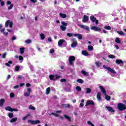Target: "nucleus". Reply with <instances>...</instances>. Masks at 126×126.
<instances>
[{
    "label": "nucleus",
    "instance_id": "obj_1",
    "mask_svg": "<svg viewBox=\"0 0 126 126\" xmlns=\"http://www.w3.org/2000/svg\"><path fill=\"white\" fill-rule=\"evenodd\" d=\"M59 78H61V76L59 75L51 74L49 75L50 80H52L53 81H56V80L59 79Z\"/></svg>",
    "mask_w": 126,
    "mask_h": 126
},
{
    "label": "nucleus",
    "instance_id": "obj_2",
    "mask_svg": "<svg viewBox=\"0 0 126 126\" xmlns=\"http://www.w3.org/2000/svg\"><path fill=\"white\" fill-rule=\"evenodd\" d=\"M103 67H104V68H105V69H107V70H108V71H110V72H111V73H113V74H116V73H117L116 71H115V70L112 69L111 67H107V66H106L105 65H103Z\"/></svg>",
    "mask_w": 126,
    "mask_h": 126
},
{
    "label": "nucleus",
    "instance_id": "obj_3",
    "mask_svg": "<svg viewBox=\"0 0 126 126\" xmlns=\"http://www.w3.org/2000/svg\"><path fill=\"white\" fill-rule=\"evenodd\" d=\"M28 123L31 124L32 125H37L38 124H41V121H40L39 120L33 121L29 120H28Z\"/></svg>",
    "mask_w": 126,
    "mask_h": 126
},
{
    "label": "nucleus",
    "instance_id": "obj_4",
    "mask_svg": "<svg viewBox=\"0 0 126 126\" xmlns=\"http://www.w3.org/2000/svg\"><path fill=\"white\" fill-rule=\"evenodd\" d=\"M75 60V57L71 56L69 57V63L70 65L73 64V62Z\"/></svg>",
    "mask_w": 126,
    "mask_h": 126
},
{
    "label": "nucleus",
    "instance_id": "obj_5",
    "mask_svg": "<svg viewBox=\"0 0 126 126\" xmlns=\"http://www.w3.org/2000/svg\"><path fill=\"white\" fill-rule=\"evenodd\" d=\"M91 30H94V31H96V32H101V28H99L96 26H93L91 28Z\"/></svg>",
    "mask_w": 126,
    "mask_h": 126
},
{
    "label": "nucleus",
    "instance_id": "obj_6",
    "mask_svg": "<svg viewBox=\"0 0 126 126\" xmlns=\"http://www.w3.org/2000/svg\"><path fill=\"white\" fill-rule=\"evenodd\" d=\"M90 105H92V106H94V105H95L94 101L91 100H88L86 104V106H90Z\"/></svg>",
    "mask_w": 126,
    "mask_h": 126
},
{
    "label": "nucleus",
    "instance_id": "obj_7",
    "mask_svg": "<svg viewBox=\"0 0 126 126\" xmlns=\"http://www.w3.org/2000/svg\"><path fill=\"white\" fill-rule=\"evenodd\" d=\"M73 42L71 45V48H75L77 46V41L75 40V38L72 39Z\"/></svg>",
    "mask_w": 126,
    "mask_h": 126
},
{
    "label": "nucleus",
    "instance_id": "obj_8",
    "mask_svg": "<svg viewBox=\"0 0 126 126\" xmlns=\"http://www.w3.org/2000/svg\"><path fill=\"white\" fill-rule=\"evenodd\" d=\"M78 26H79V27H80V28L85 29V30H87V31L89 30V27H88V26H85L84 25H78Z\"/></svg>",
    "mask_w": 126,
    "mask_h": 126
},
{
    "label": "nucleus",
    "instance_id": "obj_9",
    "mask_svg": "<svg viewBox=\"0 0 126 126\" xmlns=\"http://www.w3.org/2000/svg\"><path fill=\"white\" fill-rule=\"evenodd\" d=\"M89 20V17L86 15H84L82 22H88V21Z\"/></svg>",
    "mask_w": 126,
    "mask_h": 126
},
{
    "label": "nucleus",
    "instance_id": "obj_10",
    "mask_svg": "<svg viewBox=\"0 0 126 126\" xmlns=\"http://www.w3.org/2000/svg\"><path fill=\"white\" fill-rule=\"evenodd\" d=\"M27 91L28 92L24 93V96H25L26 97H28V96L30 95V92H31V89L28 88Z\"/></svg>",
    "mask_w": 126,
    "mask_h": 126
},
{
    "label": "nucleus",
    "instance_id": "obj_11",
    "mask_svg": "<svg viewBox=\"0 0 126 126\" xmlns=\"http://www.w3.org/2000/svg\"><path fill=\"white\" fill-rule=\"evenodd\" d=\"M73 36L75 37H77L79 40H81V39H82V35L80 33H74Z\"/></svg>",
    "mask_w": 126,
    "mask_h": 126
},
{
    "label": "nucleus",
    "instance_id": "obj_12",
    "mask_svg": "<svg viewBox=\"0 0 126 126\" xmlns=\"http://www.w3.org/2000/svg\"><path fill=\"white\" fill-rule=\"evenodd\" d=\"M99 88L101 90V92H102V93H103L104 95H107V92H106V90L105 89V88H104V87H103V86H100Z\"/></svg>",
    "mask_w": 126,
    "mask_h": 126
},
{
    "label": "nucleus",
    "instance_id": "obj_13",
    "mask_svg": "<svg viewBox=\"0 0 126 126\" xmlns=\"http://www.w3.org/2000/svg\"><path fill=\"white\" fill-rule=\"evenodd\" d=\"M115 63H116L117 64L124 65V61H123V60H122L117 59L115 61Z\"/></svg>",
    "mask_w": 126,
    "mask_h": 126
},
{
    "label": "nucleus",
    "instance_id": "obj_14",
    "mask_svg": "<svg viewBox=\"0 0 126 126\" xmlns=\"http://www.w3.org/2000/svg\"><path fill=\"white\" fill-rule=\"evenodd\" d=\"M65 42V40L64 39H60L58 41V45L59 47H61V46Z\"/></svg>",
    "mask_w": 126,
    "mask_h": 126
},
{
    "label": "nucleus",
    "instance_id": "obj_15",
    "mask_svg": "<svg viewBox=\"0 0 126 126\" xmlns=\"http://www.w3.org/2000/svg\"><path fill=\"white\" fill-rule=\"evenodd\" d=\"M105 108L107 109L109 112H111V113H115V110H114V109H113L112 107L110 106H106Z\"/></svg>",
    "mask_w": 126,
    "mask_h": 126
},
{
    "label": "nucleus",
    "instance_id": "obj_16",
    "mask_svg": "<svg viewBox=\"0 0 126 126\" xmlns=\"http://www.w3.org/2000/svg\"><path fill=\"white\" fill-rule=\"evenodd\" d=\"M90 20L92 21V22L94 23L95 22V21H96V18L93 16V15H92L90 17Z\"/></svg>",
    "mask_w": 126,
    "mask_h": 126
},
{
    "label": "nucleus",
    "instance_id": "obj_17",
    "mask_svg": "<svg viewBox=\"0 0 126 126\" xmlns=\"http://www.w3.org/2000/svg\"><path fill=\"white\" fill-rule=\"evenodd\" d=\"M5 101V100L3 98H1L0 100V107H2V106H3V103H4Z\"/></svg>",
    "mask_w": 126,
    "mask_h": 126
},
{
    "label": "nucleus",
    "instance_id": "obj_18",
    "mask_svg": "<svg viewBox=\"0 0 126 126\" xmlns=\"http://www.w3.org/2000/svg\"><path fill=\"white\" fill-rule=\"evenodd\" d=\"M97 99L98 101H101V93L100 92H98L97 94Z\"/></svg>",
    "mask_w": 126,
    "mask_h": 126
},
{
    "label": "nucleus",
    "instance_id": "obj_19",
    "mask_svg": "<svg viewBox=\"0 0 126 126\" xmlns=\"http://www.w3.org/2000/svg\"><path fill=\"white\" fill-rule=\"evenodd\" d=\"M81 73L84 75L85 76H88L89 75V74L88 72L84 71V70H82L81 71Z\"/></svg>",
    "mask_w": 126,
    "mask_h": 126
},
{
    "label": "nucleus",
    "instance_id": "obj_20",
    "mask_svg": "<svg viewBox=\"0 0 126 126\" xmlns=\"http://www.w3.org/2000/svg\"><path fill=\"white\" fill-rule=\"evenodd\" d=\"M82 54L83 55V56H89V53L85 50H83L82 51Z\"/></svg>",
    "mask_w": 126,
    "mask_h": 126
},
{
    "label": "nucleus",
    "instance_id": "obj_21",
    "mask_svg": "<svg viewBox=\"0 0 126 126\" xmlns=\"http://www.w3.org/2000/svg\"><path fill=\"white\" fill-rule=\"evenodd\" d=\"M64 118L66 119V120H68L69 122H71V118L68 116V115H64Z\"/></svg>",
    "mask_w": 126,
    "mask_h": 126
},
{
    "label": "nucleus",
    "instance_id": "obj_22",
    "mask_svg": "<svg viewBox=\"0 0 126 126\" xmlns=\"http://www.w3.org/2000/svg\"><path fill=\"white\" fill-rule=\"evenodd\" d=\"M6 111H9V112H12V108L10 106H7L5 108Z\"/></svg>",
    "mask_w": 126,
    "mask_h": 126
},
{
    "label": "nucleus",
    "instance_id": "obj_23",
    "mask_svg": "<svg viewBox=\"0 0 126 126\" xmlns=\"http://www.w3.org/2000/svg\"><path fill=\"white\" fill-rule=\"evenodd\" d=\"M51 91V88L48 87L46 89V95H49L50 94V92Z\"/></svg>",
    "mask_w": 126,
    "mask_h": 126
},
{
    "label": "nucleus",
    "instance_id": "obj_24",
    "mask_svg": "<svg viewBox=\"0 0 126 126\" xmlns=\"http://www.w3.org/2000/svg\"><path fill=\"white\" fill-rule=\"evenodd\" d=\"M10 20H8L5 23V28H7L8 27V25H9Z\"/></svg>",
    "mask_w": 126,
    "mask_h": 126
},
{
    "label": "nucleus",
    "instance_id": "obj_25",
    "mask_svg": "<svg viewBox=\"0 0 126 126\" xmlns=\"http://www.w3.org/2000/svg\"><path fill=\"white\" fill-rule=\"evenodd\" d=\"M59 15L60 16V17H62V18H65V17H66V14H63L60 13L59 14Z\"/></svg>",
    "mask_w": 126,
    "mask_h": 126
},
{
    "label": "nucleus",
    "instance_id": "obj_26",
    "mask_svg": "<svg viewBox=\"0 0 126 126\" xmlns=\"http://www.w3.org/2000/svg\"><path fill=\"white\" fill-rule=\"evenodd\" d=\"M105 99L106 101H111V96L107 94L105 95Z\"/></svg>",
    "mask_w": 126,
    "mask_h": 126
},
{
    "label": "nucleus",
    "instance_id": "obj_27",
    "mask_svg": "<svg viewBox=\"0 0 126 126\" xmlns=\"http://www.w3.org/2000/svg\"><path fill=\"white\" fill-rule=\"evenodd\" d=\"M86 93L87 94H88L89 93H91V89L89 88H86Z\"/></svg>",
    "mask_w": 126,
    "mask_h": 126
},
{
    "label": "nucleus",
    "instance_id": "obj_28",
    "mask_svg": "<svg viewBox=\"0 0 126 126\" xmlns=\"http://www.w3.org/2000/svg\"><path fill=\"white\" fill-rule=\"evenodd\" d=\"M17 121V118H14L10 120V123H15Z\"/></svg>",
    "mask_w": 126,
    "mask_h": 126
},
{
    "label": "nucleus",
    "instance_id": "obj_29",
    "mask_svg": "<svg viewBox=\"0 0 126 126\" xmlns=\"http://www.w3.org/2000/svg\"><path fill=\"white\" fill-rule=\"evenodd\" d=\"M60 28L62 31H65L66 30V27L63 26H61Z\"/></svg>",
    "mask_w": 126,
    "mask_h": 126
},
{
    "label": "nucleus",
    "instance_id": "obj_30",
    "mask_svg": "<svg viewBox=\"0 0 126 126\" xmlns=\"http://www.w3.org/2000/svg\"><path fill=\"white\" fill-rule=\"evenodd\" d=\"M88 49L90 52H92L93 51V46L91 45H89L88 47Z\"/></svg>",
    "mask_w": 126,
    "mask_h": 126
},
{
    "label": "nucleus",
    "instance_id": "obj_31",
    "mask_svg": "<svg viewBox=\"0 0 126 126\" xmlns=\"http://www.w3.org/2000/svg\"><path fill=\"white\" fill-rule=\"evenodd\" d=\"M77 82H78V83H81V84H82V83H84V81H83V80H82L81 79H77Z\"/></svg>",
    "mask_w": 126,
    "mask_h": 126
},
{
    "label": "nucleus",
    "instance_id": "obj_32",
    "mask_svg": "<svg viewBox=\"0 0 126 126\" xmlns=\"http://www.w3.org/2000/svg\"><path fill=\"white\" fill-rule=\"evenodd\" d=\"M25 50V48L24 47H22L20 48V54H23L24 53Z\"/></svg>",
    "mask_w": 126,
    "mask_h": 126
},
{
    "label": "nucleus",
    "instance_id": "obj_33",
    "mask_svg": "<svg viewBox=\"0 0 126 126\" xmlns=\"http://www.w3.org/2000/svg\"><path fill=\"white\" fill-rule=\"evenodd\" d=\"M19 69H20V66L19 65H16L15 68V71H19Z\"/></svg>",
    "mask_w": 126,
    "mask_h": 126
},
{
    "label": "nucleus",
    "instance_id": "obj_34",
    "mask_svg": "<svg viewBox=\"0 0 126 126\" xmlns=\"http://www.w3.org/2000/svg\"><path fill=\"white\" fill-rule=\"evenodd\" d=\"M104 29H106V30H111V29H112L110 26H104Z\"/></svg>",
    "mask_w": 126,
    "mask_h": 126
},
{
    "label": "nucleus",
    "instance_id": "obj_35",
    "mask_svg": "<svg viewBox=\"0 0 126 126\" xmlns=\"http://www.w3.org/2000/svg\"><path fill=\"white\" fill-rule=\"evenodd\" d=\"M40 37H41V40H44L45 39V34H44V33H41L40 35Z\"/></svg>",
    "mask_w": 126,
    "mask_h": 126
},
{
    "label": "nucleus",
    "instance_id": "obj_36",
    "mask_svg": "<svg viewBox=\"0 0 126 126\" xmlns=\"http://www.w3.org/2000/svg\"><path fill=\"white\" fill-rule=\"evenodd\" d=\"M116 43H117V44H121V40H120L119 38H116L115 39Z\"/></svg>",
    "mask_w": 126,
    "mask_h": 126
},
{
    "label": "nucleus",
    "instance_id": "obj_37",
    "mask_svg": "<svg viewBox=\"0 0 126 126\" xmlns=\"http://www.w3.org/2000/svg\"><path fill=\"white\" fill-rule=\"evenodd\" d=\"M95 63L96 66H97V67H100V66L101 65V64H102V63H100L98 62H95Z\"/></svg>",
    "mask_w": 126,
    "mask_h": 126
},
{
    "label": "nucleus",
    "instance_id": "obj_38",
    "mask_svg": "<svg viewBox=\"0 0 126 126\" xmlns=\"http://www.w3.org/2000/svg\"><path fill=\"white\" fill-rule=\"evenodd\" d=\"M8 116L9 118H12L14 117L13 113H9L8 114Z\"/></svg>",
    "mask_w": 126,
    "mask_h": 126
},
{
    "label": "nucleus",
    "instance_id": "obj_39",
    "mask_svg": "<svg viewBox=\"0 0 126 126\" xmlns=\"http://www.w3.org/2000/svg\"><path fill=\"white\" fill-rule=\"evenodd\" d=\"M118 34H119V35H121V36L122 35H125V33H124V32L123 31H117Z\"/></svg>",
    "mask_w": 126,
    "mask_h": 126
},
{
    "label": "nucleus",
    "instance_id": "obj_40",
    "mask_svg": "<svg viewBox=\"0 0 126 126\" xmlns=\"http://www.w3.org/2000/svg\"><path fill=\"white\" fill-rule=\"evenodd\" d=\"M76 89L78 92H80V91H81V88L79 86H77L76 87Z\"/></svg>",
    "mask_w": 126,
    "mask_h": 126
},
{
    "label": "nucleus",
    "instance_id": "obj_41",
    "mask_svg": "<svg viewBox=\"0 0 126 126\" xmlns=\"http://www.w3.org/2000/svg\"><path fill=\"white\" fill-rule=\"evenodd\" d=\"M61 24H62V26H64L65 27L66 26H67V23H65L64 22H61Z\"/></svg>",
    "mask_w": 126,
    "mask_h": 126
},
{
    "label": "nucleus",
    "instance_id": "obj_42",
    "mask_svg": "<svg viewBox=\"0 0 126 126\" xmlns=\"http://www.w3.org/2000/svg\"><path fill=\"white\" fill-rule=\"evenodd\" d=\"M53 115V116H55V117H59V114L55 113V112H52L51 114H50V115Z\"/></svg>",
    "mask_w": 126,
    "mask_h": 126
},
{
    "label": "nucleus",
    "instance_id": "obj_43",
    "mask_svg": "<svg viewBox=\"0 0 126 126\" xmlns=\"http://www.w3.org/2000/svg\"><path fill=\"white\" fill-rule=\"evenodd\" d=\"M108 58H109V59H115V58H116V56H115V55H108Z\"/></svg>",
    "mask_w": 126,
    "mask_h": 126
},
{
    "label": "nucleus",
    "instance_id": "obj_44",
    "mask_svg": "<svg viewBox=\"0 0 126 126\" xmlns=\"http://www.w3.org/2000/svg\"><path fill=\"white\" fill-rule=\"evenodd\" d=\"M29 108V109H30V110H36V108H35V107L32 105H30Z\"/></svg>",
    "mask_w": 126,
    "mask_h": 126
},
{
    "label": "nucleus",
    "instance_id": "obj_45",
    "mask_svg": "<svg viewBox=\"0 0 126 126\" xmlns=\"http://www.w3.org/2000/svg\"><path fill=\"white\" fill-rule=\"evenodd\" d=\"M14 96H15V94H14V93H11L10 94V98H14Z\"/></svg>",
    "mask_w": 126,
    "mask_h": 126
},
{
    "label": "nucleus",
    "instance_id": "obj_46",
    "mask_svg": "<svg viewBox=\"0 0 126 126\" xmlns=\"http://www.w3.org/2000/svg\"><path fill=\"white\" fill-rule=\"evenodd\" d=\"M12 7H13V4H11L10 6L8 7V10H10V9H12Z\"/></svg>",
    "mask_w": 126,
    "mask_h": 126
},
{
    "label": "nucleus",
    "instance_id": "obj_47",
    "mask_svg": "<svg viewBox=\"0 0 126 126\" xmlns=\"http://www.w3.org/2000/svg\"><path fill=\"white\" fill-rule=\"evenodd\" d=\"M13 25V23L12 22H10V23H9V26L10 28H12Z\"/></svg>",
    "mask_w": 126,
    "mask_h": 126
},
{
    "label": "nucleus",
    "instance_id": "obj_48",
    "mask_svg": "<svg viewBox=\"0 0 126 126\" xmlns=\"http://www.w3.org/2000/svg\"><path fill=\"white\" fill-rule=\"evenodd\" d=\"M87 124H88V125H90V126H95V125H94V124L92 123V122L90 121H88Z\"/></svg>",
    "mask_w": 126,
    "mask_h": 126
},
{
    "label": "nucleus",
    "instance_id": "obj_49",
    "mask_svg": "<svg viewBox=\"0 0 126 126\" xmlns=\"http://www.w3.org/2000/svg\"><path fill=\"white\" fill-rule=\"evenodd\" d=\"M25 43H26L27 44H30V43H31V40L27 39L25 41Z\"/></svg>",
    "mask_w": 126,
    "mask_h": 126
},
{
    "label": "nucleus",
    "instance_id": "obj_50",
    "mask_svg": "<svg viewBox=\"0 0 126 126\" xmlns=\"http://www.w3.org/2000/svg\"><path fill=\"white\" fill-rule=\"evenodd\" d=\"M60 81H61V82L65 83V82H66V79H64V78L61 79L60 80Z\"/></svg>",
    "mask_w": 126,
    "mask_h": 126
},
{
    "label": "nucleus",
    "instance_id": "obj_51",
    "mask_svg": "<svg viewBox=\"0 0 126 126\" xmlns=\"http://www.w3.org/2000/svg\"><path fill=\"white\" fill-rule=\"evenodd\" d=\"M63 107H65V108H69V107H70V104H64Z\"/></svg>",
    "mask_w": 126,
    "mask_h": 126
},
{
    "label": "nucleus",
    "instance_id": "obj_52",
    "mask_svg": "<svg viewBox=\"0 0 126 126\" xmlns=\"http://www.w3.org/2000/svg\"><path fill=\"white\" fill-rule=\"evenodd\" d=\"M50 53L51 54H54V53H55V50H54L53 49H51L50 50Z\"/></svg>",
    "mask_w": 126,
    "mask_h": 126
},
{
    "label": "nucleus",
    "instance_id": "obj_53",
    "mask_svg": "<svg viewBox=\"0 0 126 126\" xmlns=\"http://www.w3.org/2000/svg\"><path fill=\"white\" fill-rule=\"evenodd\" d=\"M19 61H23L24 59H23V57L20 56H19Z\"/></svg>",
    "mask_w": 126,
    "mask_h": 126
},
{
    "label": "nucleus",
    "instance_id": "obj_54",
    "mask_svg": "<svg viewBox=\"0 0 126 126\" xmlns=\"http://www.w3.org/2000/svg\"><path fill=\"white\" fill-rule=\"evenodd\" d=\"M5 57H6V53H4L2 56V59H5Z\"/></svg>",
    "mask_w": 126,
    "mask_h": 126
},
{
    "label": "nucleus",
    "instance_id": "obj_55",
    "mask_svg": "<svg viewBox=\"0 0 126 126\" xmlns=\"http://www.w3.org/2000/svg\"><path fill=\"white\" fill-rule=\"evenodd\" d=\"M67 36H68V37H72V34L71 33L68 32L67 33Z\"/></svg>",
    "mask_w": 126,
    "mask_h": 126
},
{
    "label": "nucleus",
    "instance_id": "obj_56",
    "mask_svg": "<svg viewBox=\"0 0 126 126\" xmlns=\"http://www.w3.org/2000/svg\"><path fill=\"white\" fill-rule=\"evenodd\" d=\"M26 87H30V86H31V84H30V83H27L26 84Z\"/></svg>",
    "mask_w": 126,
    "mask_h": 126
},
{
    "label": "nucleus",
    "instance_id": "obj_57",
    "mask_svg": "<svg viewBox=\"0 0 126 126\" xmlns=\"http://www.w3.org/2000/svg\"><path fill=\"white\" fill-rule=\"evenodd\" d=\"M9 4H11V1H7L6 2V5H9Z\"/></svg>",
    "mask_w": 126,
    "mask_h": 126
},
{
    "label": "nucleus",
    "instance_id": "obj_58",
    "mask_svg": "<svg viewBox=\"0 0 126 126\" xmlns=\"http://www.w3.org/2000/svg\"><path fill=\"white\" fill-rule=\"evenodd\" d=\"M0 32H1V33H3V32H4V31H5V29H0Z\"/></svg>",
    "mask_w": 126,
    "mask_h": 126
},
{
    "label": "nucleus",
    "instance_id": "obj_59",
    "mask_svg": "<svg viewBox=\"0 0 126 126\" xmlns=\"http://www.w3.org/2000/svg\"><path fill=\"white\" fill-rule=\"evenodd\" d=\"M27 118H28V116H26L25 117H23V121H25V120H26Z\"/></svg>",
    "mask_w": 126,
    "mask_h": 126
},
{
    "label": "nucleus",
    "instance_id": "obj_60",
    "mask_svg": "<svg viewBox=\"0 0 126 126\" xmlns=\"http://www.w3.org/2000/svg\"><path fill=\"white\" fill-rule=\"evenodd\" d=\"M0 3H1V6H3V5H4V1H1Z\"/></svg>",
    "mask_w": 126,
    "mask_h": 126
},
{
    "label": "nucleus",
    "instance_id": "obj_61",
    "mask_svg": "<svg viewBox=\"0 0 126 126\" xmlns=\"http://www.w3.org/2000/svg\"><path fill=\"white\" fill-rule=\"evenodd\" d=\"M20 86L19 85H17L16 86H14V89H16L17 88H19Z\"/></svg>",
    "mask_w": 126,
    "mask_h": 126
},
{
    "label": "nucleus",
    "instance_id": "obj_62",
    "mask_svg": "<svg viewBox=\"0 0 126 126\" xmlns=\"http://www.w3.org/2000/svg\"><path fill=\"white\" fill-rule=\"evenodd\" d=\"M31 1L33 2V3H36V2H37V0H31Z\"/></svg>",
    "mask_w": 126,
    "mask_h": 126
},
{
    "label": "nucleus",
    "instance_id": "obj_63",
    "mask_svg": "<svg viewBox=\"0 0 126 126\" xmlns=\"http://www.w3.org/2000/svg\"><path fill=\"white\" fill-rule=\"evenodd\" d=\"M25 84H24V83H20L19 86H20V87H22V86H24Z\"/></svg>",
    "mask_w": 126,
    "mask_h": 126
},
{
    "label": "nucleus",
    "instance_id": "obj_64",
    "mask_svg": "<svg viewBox=\"0 0 126 126\" xmlns=\"http://www.w3.org/2000/svg\"><path fill=\"white\" fill-rule=\"evenodd\" d=\"M83 106H84V104H83V103H81L80 104V107L81 108H82V107H83Z\"/></svg>",
    "mask_w": 126,
    "mask_h": 126
}]
</instances>
